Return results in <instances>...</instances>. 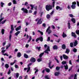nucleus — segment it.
Returning <instances> with one entry per match:
<instances>
[{
  "instance_id": "56",
  "label": "nucleus",
  "mask_w": 79,
  "mask_h": 79,
  "mask_svg": "<svg viewBox=\"0 0 79 79\" xmlns=\"http://www.w3.org/2000/svg\"><path fill=\"white\" fill-rule=\"evenodd\" d=\"M74 77V75H72L69 78V79H71L72 77Z\"/></svg>"
},
{
  "instance_id": "38",
  "label": "nucleus",
  "mask_w": 79,
  "mask_h": 79,
  "mask_svg": "<svg viewBox=\"0 0 79 79\" xmlns=\"http://www.w3.org/2000/svg\"><path fill=\"white\" fill-rule=\"evenodd\" d=\"M70 47H73V46H74V44H73V43H70Z\"/></svg>"
},
{
  "instance_id": "10",
  "label": "nucleus",
  "mask_w": 79,
  "mask_h": 79,
  "mask_svg": "<svg viewBox=\"0 0 79 79\" xmlns=\"http://www.w3.org/2000/svg\"><path fill=\"white\" fill-rule=\"evenodd\" d=\"M56 9L57 10H59V11H60V10H61L62 9L60 8V7L57 6L56 7Z\"/></svg>"
},
{
  "instance_id": "32",
  "label": "nucleus",
  "mask_w": 79,
  "mask_h": 79,
  "mask_svg": "<svg viewBox=\"0 0 79 79\" xmlns=\"http://www.w3.org/2000/svg\"><path fill=\"white\" fill-rule=\"evenodd\" d=\"M10 45H11V44H9L6 47V49H8V48H9V47H10Z\"/></svg>"
},
{
  "instance_id": "44",
  "label": "nucleus",
  "mask_w": 79,
  "mask_h": 79,
  "mask_svg": "<svg viewBox=\"0 0 79 79\" xmlns=\"http://www.w3.org/2000/svg\"><path fill=\"white\" fill-rule=\"evenodd\" d=\"M67 8L69 10H70V9H71V5H68L67 7Z\"/></svg>"
},
{
  "instance_id": "30",
  "label": "nucleus",
  "mask_w": 79,
  "mask_h": 79,
  "mask_svg": "<svg viewBox=\"0 0 79 79\" xmlns=\"http://www.w3.org/2000/svg\"><path fill=\"white\" fill-rule=\"evenodd\" d=\"M31 40H32V37H31V36H30L29 40L28 41L27 43H29V42H30V41H31Z\"/></svg>"
},
{
  "instance_id": "60",
  "label": "nucleus",
  "mask_w": 79,
  "mask_h": 79,
  "mask_svg": "<svg viewBox=\"0 0 79 79\" xmlns=\"http://www.w3.org/2000/svg\"><path fill=\"white\" fill-rule=\"evenodd\" d=\"M60 60L61 61H62V60H63V56H60Z\"/></svg>"
},
{
  "instance_id": "58",
  "label": "nucleus",
  "mask_w": 79,
  "mask_h": 79,
  "mask_svg": "<svg viewBox=\"0 0 79 79\" xmlns=\"http://www.w3.org/2000/svg\"><path fill=\"white\" fill-rule=\"evenodd\" d=\"M50 37H48L47 41H50Z\"/></svg>"
},
{
  "instance_id": "14",
  "label": "nucleus",
  "mask_w": 79,
  "mask_h": 79,
  "mask_svg": "<svg viewBox=\"0 0 79 79\" xmlns=\"http://www.w3.org/2000/svg\"><path fill=\"white\" fill-rule=\"evenodd\" d=\"M53 49H54V50H57L58 49L57 46L56 45H54L53 47Z\"/></svg>"
},
{
  "instance_id": "45",
  "label": "nucleus",
  "mask_w": 79,
  "mask_h": 79,
  "mask_svg": "<svg viewBox=\"0 0 79 79\" xmlns=\"http://www.w3.org/2000/svg\"><path fill=\"white\" fill-rule=\"evenodd\" d=\"M6 20H4V21H2L1 22V23L2 24H4V23H5V22H6Z\"/></svg>"
},
{
  "instance_id": "39",
  "label": "nucleus",
  "mask_w": 79,
  "mask_h": 79,
  "mask_svg": "<svg viewBox=\"0 0 79 79\" xmlns=\"http://www.w3.org/2000/svg\"><path fill=\"white\" fill-rule=\"evenodd\" d=\"M60 69V67H57L56 68V69L57 71H58V70H59V69Z\"/></svg>"
},
{
  "instance_id": "25",
  "label": "nucleus",
  "mask_w": 79,
  "mask_h": 79,
  "mask_svg": "<svg viewBox=\"0 0 79 79\" xmlns=\"http://www.w3.org/2000/svg\"><path fill=\"white\" fill-rule=\"evenodd\" d=\"M62 48L63 49H65V48H66V46H65V45L63 44L62 46Z\"/></svg>"
},
{
  "instance_id": "64",
  "label": "nucleus",
  "mask_w": 79,
  "mask_h": 79,
  "mask_svg": "<svg viewBox=\"0 0 79 79\" xmlns=\"http://www.w3.org/2000/svg\"><path fill=\"white\" fill-rule=\"evenodd\" d=\"M27 75H26L24 79H27Z\"/></svg>"
},
{
  "instance_id": "27",
  "label": "nucleus",
  "mask_w": 79,
  "mask_h": 79,
  "mask_svg": "<svg viewBox=\"0 0 79 79\" xmlns=\"http://www.w3.org/2000/svg\"><path fill=\"white\" fill-rule=\"evenodd\" d=\"M11 31H14V28H13V25H11Z\"/></svg>"
},
{
  "instance_id": "55",
  "label": "nucleus",
  "mask_w": 79,
  "mask_h": 79,
  "mask_svg": "<svg viewBox=\"0 0 79 79\" xmlns=\"http://www.w3.org/2000/svg\"><path fill=\"white\" fill-rule=\"evenodd\" d=\"M11 73V70H10V69L9 70L7 74H10Z\"/></svg>"
},
{
  "instance_id": "34",
  "label": "nucleus",
  "mask_w": 79,
  "mask_h": 79,
  "mask_svg": "<svg viewBox=\"0 0 79 79\" xmlns=\"http://www.w3.org/2000/svg\"><path fill=\"white\" fill-rule=\"evenodd\" d=\"M51 64V63H49V67L50 68V69H52V68H53V66H54V65H53L52 66V67H50V64Z\"/></svg>"
},
{
  "instance_id": "21",
  "label": "nucleus",
  "mask_w": 79,
  "mask_h": 79,
  "mask_svg": "<svg viewBox=\"0 0 79 79\" xmlns=\"http://www.w3.org/2000/svg\"><path fill=\"white\" fill-rule=\"evenodd\" d=\"M5 67L6 68V69H7L8 68H9V65L7 64H6L5 65Z\"/></svg>"
},
{
  "instance_id": "50",
  "label": "nucleus",
  "mask_w": 79,
  "mask_h": 79,
  "mask_svg": "<svg viewBox=\"0 0 79 79\" xmlns=\"http://www.w3.org/2000/svg\"><path fill=\"white\" fill-rule=\"evenodd\" d=\"M13 2L14 4H16V1L15 0H13Z\"/></svg>"
},
{
  "instance_id": "59",
  "label": "nucleus",
  "mask_w": 79,
  "mask_h": 79,
  "mask_svg": "<svg viewBox=\"0 0 79 79\" xmlns=\"http://www.w3.org/2000/svg\"><path fill=\"white\" fill-rule=\"evenodd\" d=\"M53 13H54V11H52V12H51V13H50V15H53Z\"/></svg>"
},
{
  "instance_id": "19",
  "label": "nucleus",
  "mask_w": 79,
  "mask_h": 79,
  "mask_svg": "<svg viewBox=\"0 0 79 79\" xmlns=\"http://www.w3.org/2000/svg\"><path fill=\"white\" fill-rule=\"evenodd\" d=\"M71 21H72V22H73V23H75L76 22V20H75V19H74V18H72Z\"/></svg>"
},
{
  "instance_id": "15",
  "label": "nucleus",
  "mask_w": 79,
  "mask_h": 79,
  "mask_svg": "<svg viewBox=\"0 0 79 79\" xmlns=\"http://www.w3.org/2000/svg\"><path fill=\"white\" fill-rule=\"evenodd\" d=\"M68 56H66L65 55H63V58H64V59H68Z\"/></svg>"
},
{
  "instance_id": "13",
  "label": "nucleus",
  "mask_w": 79,
  "mask_h": 79,
  "mask_svg": "<svg viewBox=\"0 0 79 79\" xmlns=\"http://www.w3.org/2000/svg\"><path fill=\"white\" fill-rule=\"evenodd\" d=\"M21 54L20 52H18L17 54V57H21Z\"/></svg>"
},
{
  "instance_id": "11",
  "label": "nucleus",
  "mask_w": 79,
  "mask_h": 79,
  "mask_svg": "<svg viewBox=\"0 0 79 79\" xmlns=\"http://www.w3.org/2000/svg\"><path fill=\"white\" fill-rule=\"evenodd\" d=\"M71 34L72 36L74 38H76V35L75 33L72 32Z\"/></svg>"
},
{
  "instance_id": "29",
  "label": "nucleus",
  "mask_w": 79,
  "mask_h": 79,
  "mask_svg": "<svg viewBox=\"0 0 79 79\" xmlns=\"http://www.w3.org/2000/svg\"><path fill=\"white\" fill-rule=\"evenodd\" d=\"M1 32L2 35L3 34H4V32H5V30L3 29H2L1 31Z\"/></svg>"
},
{
  "instance_id": "54",
  "label": "nucleus",
  "mask_w": 79,
  "mask_h": 79,
  "mask_svg": "<svg viewBox=\"0 0 79 79\" xmlns=\"http://www.w3.org/2000/svg\"><path fill=\"white\" fill-rule=\"evenodd\" d=\"M69 16H70L71 18H73V16L72 14H69Z\"/></svg>"
},
{
  "instance_id": "7",
  "label": "nucleus",
  "mask_w": 79,
  "mask_h": 79,
  "mask_svg": "<svg viewBox=\"0 0 79 79\" xmlns=\"http://www.w3.org/2000/svg\"><path fill=\"white\" fill-rule=\"evenodd\" d=\"M32 64L31 63H30L28 64V65H27L28 66V69L27 70V72L28 73L29 71V70H30L31 69L30 68V66H31Z\"/></svg>"
},
{
  "instance_id": "46",
  "label": "nucleus",
  "mask_w": 79,
  "mask_h": 79,
  "mask_svg": "<svg viewBox=\"0 0 79 79\" xmlns=\"http://www.w3.org/2000/svg\"><path fill=\"white\" fill-rule=\"evenodd\" d=\"M55 2H53L52 3V7H54V6H55Z\"/></svg>"
},
{
  "instance_id": "36",
  "label": "nucleus",
  "mask_w": 79,
  "mask_h": 79,
  "mask_svg": "<svg viewBox=\"0 0 79 79\" xmlns=\"http://www.w3.org/2000/svg\"><path fill=\"white\" fill-rule=\"evenodd\" d=\"M36 49H37L39 51H40V47H36Z\"/></svg>"
},
{
  "instance_id": "23",
  "label": "nucleus",
  "mask_w": 79,
  "mask_h": 79,
  "mask_svg": "<svg viewBox=\"0 0 79 79\" xmlns=\"http://www.w3.org/2000/svg\"><path fill=\"white\" fill-rule=\"evenodd\" d=\"M34 70H36V71L35 72V73H37V72H38V69H37V68H35L34 69Z\"/></svg>"
},
{
  "instance_id": "63",
  "label": "nucleus",
  "mask_w": 79,
  "mask_h": 79,
  "mask_svg": "<svg viewBox=\"0 0 79 79\" xmlns=\"http://www.w3.org/2000/svg\"><path fill=\"white\" fill-rule=\"evenodd\" d=\"M77 5L78 6H79V2L78 1L77 2Z\"/></svg>"
},
{
  "instance_id": "53",
  "label": "nucleus",
  "mask_w": 79,
  "mask_h": 79,
  "mask_svg": "<svg viewBox=\"0 0 79 79\" xmlns=\"http://www.w3.org/2000/svg\"><path fill=\"white\" fill-rule=\"evenodd\" d=\"M3 55L4 56H8V54H7V53H5V54H3Z\"/></svg>"
},
{
  "instance_id": "49",
  "label": "nucleus",
  "mask_w": 79,
  "mask_h": 79,
  "mask_svg": "<svg viewBox=\"0 0 79 79\" xmlns=\"http://www.w3.org/2000/svg\"><path fill=\"white\" fill-rule=\"evenodd\" d=\"M30 6L31 8V10H33V8H34V6H33V5H31Z\"/></svg>"
},
{
  "instance_id": "33",
  "label": "nucleus",
  "mask_w": 79,
  "mask_h": 79,
  "mask_svg": "<svg viewBox=\"0 0 79 79\" xmlns=\"http://www.w3.org/2000/svg\"><path fill=\"white\" fill-rule=\"evenodd\" d=\"M68 27L69 29H70V28H71V26H70V23H68Z\"/></svg>"
},
{
  "instance_id": "47",
  "label": "nucleus",
  "mask_w": 79,
  "mask_h": 79,
  "mask_svg": "<svg viewBox=\"0 0 79 79\" xmlns=\"http://www.w3.org/2000/svg\"><path fill=\"white\" fill-rule=\"evenodd\" d=\"M47 18H48H48H50V15H47Z\"/></svg>"
},
{
  "instance_id": "20",
  "label": "nucleus",
  "mask_w": 79,
  "mask_h": 79,
  "mask_svg": "<svg viewBox=\"0 0 79 79\" xmlns=\"http://www.w3.org/2000/svg\"><path fill=\"white\" fill-rule=\"evenodd\" d=\"M77 45V41H75L74 43V47H76V45Z\"/></svg>"
},
{
  "instance_id": "12",
  "label": "nucleus",
  "mask_w": 79,
  "mask_h": 79,
  "mask_svg": "<svg viewBox=\"0 0 79 79\" xmlns=\"http://www.w3.org/2000/svg\"><path fill=\"white\" fill-rule=\"evenodd\" d=\"M21 26H19V27H17L16 29V31H19V30H20V29H21Z\"/></svg>"
},
{
  "instance_id": "62",
  "label": "nucleus",
  "mask_w": 79,
  "mask_h": 79,
  "mask_svg": "<svg viewBox=\"0 0 79 79\" xmlns=\"http://www.w3.org/2000/svg\"><path fill=\"white\" fill-rule=\"evenodd\" d=\"M42 26H43V27H45V26H46V25L45 23L43 24Z\"/></svg>"
},
{
  "instance_id": "40",
  "label": "nucleus",
  "mask_w": 79,
  "mask_h": 79,
  "mask_svg": "<svg viewBox=\"0 0 79 79\" xmlns=\"http://www.w3.org/2000/svg\"><path fill=\"white\" fill-rule=\"evenodd\" d=\"M11 34H10L9 35V40L11 41Z\"/></svg>"
},
{
  "instance_id": "43",
  "label": "nucleus",
  "mask_w": 79,
  "mask_h": 79,
  "mask_svg": "<svg viewBox=\"0 0 79 79\" xmlns=\"http://www.w3.org/2000/svg\"><path fill=\"white\" fill-rule=\"evenodd\" d=\"M73 52H74L75 53L77 52V49H76L75 48H74V49H73Z\"/></svg>"
},
{
  "instance_id": "9",
  "label": "nucleus",
  "mask_w": 79,
  "mask_h": 79,
  "mask_svg": "<svg viewBox=\"0 0 79 79\" xmlns=\"http://www.w3.org/2000/svg\"><path fill=\"white\" fill-rule=\"evenodd\" d=\"M41 19H41L38 21L37 23V24H42V22L41 21Z\"/></svg>"
},
{
  "instance_id": "8",
  "label": "nucleus",
  "mask_w": 79,
  "mask_h": 79,
  "mask_svg": "<svg viewBox=\"0 0 79 79\" xmlns=\"http://www.w3.org/2000/svg\"><path fill=\"white\" fill-rule=\"evenodd\" d=\"M30 61H31V62L34 63L35 62V59L32 57L30 59Z\"/></svg>"
},
{
  "instance_id": "2",
  "label": "nucleus",
  "mask_w": 79,
  "mask_h": 79,
  "mask_svg": "<svg viewBox=\"0 0 79 79\" xmlns=\"http://www.w3.org/2000/svg\"><path fill=\"white\" fill-rule=\"evenodd\" d=\"M46 9L47 11H49L50 10H52V6L50 5H47L46 6Z\"/></svg>"
},
{
  "instance_id": "17",
  "label": "nucleus",
  "mask_w": 79,
  "mask_h": 79,
  "mask_svg": "<svg viewBox=\"0 0 79 79\" xmlns=\"http://www.w3.org/2000/svg\"><path fill=\"white\" fill-rule=\"evenodd\" d=\"M67 36V35H66V34L64 33V32H63V34H62V37H63V38H64L65 37H66Z\"/></svg>"
},
{
  "instance_id": "48",
  "label": "nucleus",
  "mask_w": 79,
  "mask_h": 79,
  "mask_svg": "<svg viewBox=\"0 0 79 79\" xmlns=\"http://www.w3.org/2000/svg\"><path fill=\"white\" fill-rule=\"evenodd\" d=\"M74 79H77V75L76 74L74 75Z\"/></svg>"
},
{
  "instance_id": "1",
  "label": "nucleus",
  "mask_w": 79,
  "mask_h": 79,
  "mask_svg": "<svg viewBox=\"0 0 79 79\" xmlns=\"http://www.w3.org/2000/svg\"><path fill=\"white\" fill-rule=\"evenodd\" d=\"M44 52H42L39 55V57H40V58H39L37 60V61L38 62H40V61H42V58H41V57L43 55H44Z\"/></svg>"
},
{
  "instance_id": "26",
  "label": "nucleus",
  "mask_w": 79,
  "mask_h": 79,
  "mask_svg": "<svg viewBox=\"0 0 79 79\" xmlns=\"http://www.w3.org/2000/svg\"><path fill=\"white\" fill-rule=\"evenodd\" d=\"M39 39L41 42L43 41V38L42 37H39Z\"/></svg>"
},
{
  "instance_id": "57",
  "label": "nucleus",
  "mask_w": 79,
  "mask_h": 79,
  "mask_svg": "<svg viewBox=\"0 0 79 79\" xmlns=\"http://www.w3.org/2000/svg\"><path fill=\"white\" fill-rule=\"evenodd\" d=\"M6 51V50H2V53H5V52Z\"/></svg>"
},
{
  "instance_id": "41",
  "label": "nucleus",
  "mask_w": 79,
  "mask_h": 79,
  "mask_svg": "<svg viewBox=\"0 0 79 79\" xmlns=\"http://www.w3.org/2000/svg\"><path fill=\"white\" fill-rule=\"evenodd\" d=\"M16 77L17 78H18L19 77V73H17L16 74Z\"/></svg>"
},
{
  "instance_id": "31",
  "label": "nucleus",
  "mask_w": 79,
  "mask_h": 79,
  "mask_svg": "<svg viewBox=\"0 0 79 79\" xmlns=\"http://www.w3.org/2000/svg\"><path fill=\"white\" fill-rule=\"evenodd\" d=\"M38 32H39L40 33V34H41L42 35H43V32H41V31H40V30H38Z\"/></svg>"
},
{
  "instance_id": "24",
  "label": "nucleus",
  "mask_w": 79,
  "mask_h": 79,
  "mask_svg": "<svg viewBox=\"0 0 79 79\" xmlns=\"http://www.w3.org/2000/svg\"><path fill=\"white\" fill-rule=\"evenodd\" d=\"M69 49H66V51L65 52V53H67V54H68V53H69Z\"/></svg>"
},
{
  "instance_id": "16",
  "label": "nucleus",
  "mask_w": 79,
  "mask_h": 79,
  "mask_svg": "<svg viewBox=\"0 0 79 79\" xmlns=\"http://www.w3.org/2000/svg\"><path fill=\"white\" fill-rule=\"evenodd\" d=\"M20 31H19L17 32L16 33H15V35L16 36H17V35H18V34H20Z\"/></svg>"
},
{
  "instance_id": "4",
  "label": "nucleus",
  "mask_w": 79,
  "mask_h": 79,
  "mask_svg": "<svg viewBox=\"0 0 79 79\" xmlns=\"http://www.w3.org/2000/svg\"><path fill=\"white\" fill-rule=\"evenodd\" d=\"M50 47L48 46L47 50H46L44 52L48 54V53H49L48 52H50Z\"/></svg>"
},
{
  "instance_id": "6",
  "label": "nucleus",
  "mask_w": 79,
  "mask_h": 79,
  "mask_svg": "<svg viewBox=\"0 0 79 79\" xmlns=\"http://www.w3.org/2000/svg\"><path fill=\"white\" fill-rule=\"evenodd\" d=\"M21 10L23 11L24 13H28L27 10L26 9H25L24 8H22Z\"/></svg>"
},
{
  "instance_id": "51",
  "label": "nucleus",
  "mask_w": 79,
  "mask_h": 79,
  "mask_svg": "<svg viewBox=\"0 0 79 79\" xmlns=\"http://www.w3.org/2000/svg\"><path fill=\"white\" fill-rule=\"evenodd\" d=\"M45 79H50L49 77H48L47 76H45Z\"/></svg>"
},
{
  "instance_id": "52",
  "label": "nucleus",
  "mask_w": 79,
  "mask_h": 79,
  "mask_svg": "<svg viewBox=\"0 0 79 79\" xmlns=\"http://www.w3.org/2000/svg\"><path fill=\"white\" fill-rule=\"evenodd\" d=\"M76 32L77 34H79V30H77L76 31Z\"/></svg>"
},
{
  "instance_id": "61",
  "label": "nucleus",
  "mask_w": 79,
  "mask_h": 79,
  "mask_svg": "<svg viewBox=\"0 0 79 79\" xmlns=\"http://www.w3.org/2000/svg\"><path fill=\"white\" fill-rule=\"evenodd\" d=\"M8 6H11V2L9 3L8 4Z\"/></svg>"
},
{
  "instance_id": "37",
  "label": "nucleus",
  "mask_w": 79,
  "mask_h": 79,
  "mask_svg": "<svg viewBox=\"0 0 79 79\" xmlns=\"http://www.w3.org/2000/svg\"><path fill=\"white\" fill-rule=\"evenodd\" d=\"M59 72H56L55 73V76H58L59 75Z\"/></svg>"
},
{
  "instance_id": "3",
  "label": "nucleus",
  "mask_w": 79,
  "mask_h": 79,
  "mask_svg": "<svg viewBox=\"0 0 79 79\" xmlns=\"http://www.w3.org/2000/svg\"><path fill=\"white\" fill-rule=\"evenodd\" d=\"M76 2H72V5L71 6V7L72 8V9H75L76 8V5H76Z\"/></svg>"
},
{
  "instance_id": "35",
  "label": "nucleus",
  "mask_w": 79,
  "mask_h": 79,
  "mask_svg": "<svg viewBox=\"0 0 79 79\" xmlns=\"http://www.w3.org/2000/svg\"><path fill=\"white\" fill-rule=\"evenodd\" d=\"M66 64V61H63L62 62V64Z\"/></svg>"
},
{
  "instance_id": "5",
  "label": "nucleus",
  "mask_w": 79,
  "mask_h": 79,
  "mask_svg": "<svg viewBox=\"0 0 79 79\" xmlns=\"http://www.w3.org/2000/svg\"><path fill=\"white\" fill-rule=\"evenodd\" d=\"M50 27H49L46 30L47 32H48V34H50V33L52 32V31H51V30H50Z\"/></svg>"
},
{
  "instance_id": "42",
  "label": "nucleus",
  "mask_w": 79,
  "mask_h": 79,
  "mask_svg": "<svg viewBox=\"0 0 79 79\" xmlns=\"http://www.w3.org/2000/svg\"><path fill=\"white\" fill-rule=\"evenodd\" d=\"M1 7H3V5H4L5 4V3H3L2 2H1Z\"/></svg>"
},
{
  "instance_id": "22",
  "label": "nucleus",
  "mask_w": 79,
  "mask_h": 79,
  "mask_svg": "<svg viewBox=\"0 0 79 79\" xmlns=\"http://www.w3.org/2000/svg\"><path fill=\"white\" fill-rule=\"evenodd\" d=\"M45 70L47 73H49L50 71V69H45Z\"/></svg>"
},
{
  "instance_id": "28",
  "label": "nucleus",
  "mask_w": 79,
  "mask_h": 79,
  "mask_svg": "<svg viewBox=\"0 0 79 79\" xmlns=\"http://www.w3.org/2000/svg\"><path fill=\"white\" fill-rule=\"evenodd\" d=\"M64 67L65 69H68V65H64Z\"/></svg>"
},
{
  "instance_id": "18",
  "label": "nucleus",
  "mask_w": 79,
  "mask_h": 79,
  "mask_svg": "<svg viewBox=\"0 0 79 79\" xmlns=\"http://www.w3.org/2000/svg\"><path fill=\"white\" fill-rule=\"evenodd\" d=\"M24 56L25 58H28V55L25 53L24 55Z\"/></svg>"
}]
</instances>
